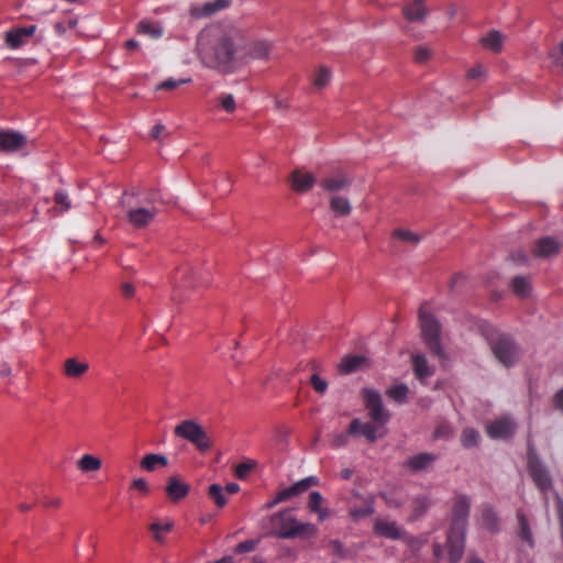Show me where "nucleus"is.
Listing matches in <instances>:
<instances>
[{
	"instance_id": "1",
	"label": "nucleus",
	"mask_w": 563,
	"mask_h": 563,
	"mask_svg": "<svg viewBox=\"0 0 563 563\" xmlns=\"http://www.w3.org/2000/svg\"><path fill=\"white\" fill-rule=\"evenodd\" d=\"M245 29L234 24L210 25L197 36L196 52L212 69L231 71L244 56Z\"/></svg>"
},
{
	"instance_id": "2",
	"label": "nucleus",
	"mask_w": 563,
	"mask_h": 563,
	"mask_svg": "<svg viewBox=\"0 0 563 563\" xmlns=\"http://www.w3.org/2000/svg\"><path fill=\"white\" fill-rule=\"evenodd\" d=\"M364 400L372 418V422H362L360 419H353L349 431L352 435L362 434L369 442H375L378 438L385 435L384 426L389 420V412L383 407L380 395L372 389L364 390Z\"/></svg>"
},
{
	"instance_id": "3",
	"label": "nucleus",
	"mask_w": 563,
	"mask_h": 563,
	"mask_svg": "<svg viewBox=\"0 0 563 563\" xmlns=\"http://www.w3.org/2000/svg\"><path fill=\"white\" fill-rule=\"evenodd\" d=\"M119 206L124 210L128 222L136 229L147 227L158 213V208L154 201L142 198L134 192H124Z\"/></svg>"
},
{
	"instance_id": "4",
	"label": "nucleus",
	"mask_w": 563,
	"mask_h": 563,
	"mask_svg": "<svg viewBox=\"0 0 563 563\" xmlns=\"http://www.w3.org/2000/svg\"><path fill=\"white\" fill-rule=\"evenodd\" d=\"M271 521L276 529V534L285 539L295 537L310 538L316 536L318 531L313 523L298 521L289 510L272 516Z\"/></svg>"
},
{
	"instance_id": "5",
	"label": "nucleus",
	"mask_w": 563,
	"mask_h": 563,
	"mask_svg": "<svg viewBox=\"0 0 563 563\" xmlns=\"http://www.w3.org/2000/svg\"><path fill=\"white\" fill-rule=\"evenodd\" d=\"M174 434L179 439L188 441L200 452H206L212 446L208 432L195 419L180 421L175 426Z\"/></svg>"
},
{
	"instance_id": "6",
	"label": "nucleus",
	"mask_w": 563,
	"mask_h": 563,
	"mask_svg": "<svg viewBox=\"0 0 563 563\" xmlns=\"http://www.w3.org/2000/svg\"><path fill=\"white\" fill-rule=\"evenodd\" d=\"M419 320L427 344L435 355L444 358L445 354L440 345V325L426 306H422L419 310Z\"/></svg>"
},
{
	"instance_id": "7",
	"label": "nucleus",
	"mask_w": 563,
	"mask_h": 563,
	"mask_svg": "<svg viewBox=\"0 0 563 563\" xmlns=\"http://www.w3.org/2000/svg\"><path fill=\"white\" fill-rule=\"evenodd\" d=\"M273 44L265 40H252L250 32L245 29L244 56L240 64L249 63L252 59L267 60L271 57Z\"/></svg>"
},
{
	"instance_id": "8",
	"label": "nucleus",
	"mask_w": 563,
	"mask_h": 563,
	"mask_svg": "<svg viewBox=\"0 0 563 563\" xmlns=\"http://www.w3.org/2000/svg\"><path fill=\"white\" fill-rule=\"evenodd\" d=\"M492 350L495 357L505 366L512 365L518 358V349L510 338L499 335L492 342Z\"/></svg>"
},
{
	"instance_id": "9",
	"label": "nucleus",
	"mask_w": 563,
	"mask_h": 563,
	"mask_svg": "<svg viewBox=\"0 0 563 563\" xmlns=\"http://www.w3.org/2000/svg\"><path fill=\"white\" fill-rule=\"evenodd\" d=\"M517 429L515 420L508 416L495 419L486 426V432L492 439H507Z\"/></svg>"
},
{
	"instance_id": "10",
	"label": "nucleus",
	"mask_w": 563,
	"mask_h": 563,
	"mask_svg": "<svg viewBox=\"0 0 563 563\" xmlns=\"http://www.w3.org/2000/svg\"><path fill=\"white\" fill-rule=\"evenodd\" d=\"M465 541V529L460 526H451L448 536L449 554L452 563H456L463 555Z\"/></svg>"
},
{
	"instance_id": "11",
	"label": "nucleus",
	"mask_w": 563,
	"mask_h": 563,
	"mask_svg": "<svg viewBox=\"0 0 563 563\" xmlns=\"http://www.w3.org/2000/svg\"><path fill=\"white\" fill-rule=\"evenodd\" d=\"M528 465L537 486L543 492L550 489L552 483L549 473L532 452L529 453Z\"/></svg>"
},
{
	"instance_id": "12",
	"label": "nucleus",
	"mask_w": 563,
	"mask_h": 563,
	"mask_svg": "<svg viewBox=\"0 0 563 563\" xmlns=\"http://www.w3.org/2000/svg\"><path fill=\"white\" fill-rule=\"evenodd\" d=\"M374 532L378 536L400 540L406 537V531L398 526L396 521L386 518H376L374 521Z\"/></svg>"
},
{
	"instance_id": "13",
	"label": "nucleus",
	"mask_w": 563,
	"mask_h": 563,
	"mask_svg": "<svg viewBox=\"0 0 563 563\" xmlns=\"http://www.w3.org/2000/svg\"><path fill=\"white\" fill-rule=\"evenodd\" d=\"M27 139L16 131L0 130V150L4 152H20L25 147Z\"/></svg>"
},
{
	"instance_id": "14",
	"label": "nucleus",
	"mask_w": 563,
	"mask_h": 563,
	"mask_svg": "<svg viewBox=\"0 0 563 563\" xmlns=\"http://www.w3.org/2000/svg\"><path fill=\"white\" fill-rule=\"evenodd\" d=\"M35 25H30L26 27H16L5 33L4 41L10 48L16 49L25 45L29 38H31L35 34Z\"/></svg>"
},
{
	"instance_id": "15",
	"label": "nucleus",
	"mask_w": 563,
	"mask_h": 563,
	"mask_svg": "<svg viewBox=\"0 0 563 563\" xmlns=\"http://www.w3.org/2000/svg\"><path fill=\"white\" fill-rule=\"evenodd\" d=\"M319 485V478L316 476H308L306 478H302L291 486L284 488L279 492V499H284L285 501L303 494L307 492L310 487Z\"/></svg>"
},
{
	"instance_id": "16",
	"label": "nucleus",
	"mask_w": 563,
	"mask_h": 563,
	"mask_svg": "<svg viewBox=\"0 0 563 563\" xmlns=\"http://www.w3.org/2000/svg\"><path fill=\"white\" fill-rule=\"evenodd\" d=\"M352 178L345 174H333L325 176L320 181V187L328 192H338L347 189Z\"/></svg>"
},
{
	"instance_id": "17",
	"label": "nucleus",
	"mask_w": 563,
	"mask_h": 563,
	"mask_svg": "<svg viewBox=\"0 0 563 563\" xmlns=\"http://www.w3.org/2000/svg\"><path fill=\"white\" fill-rule=\"evenodd\" d=\"M291 188L300 194L309 191L316 184V177L301 169H295L290 176Z\"/></svg>"
},
{
	"instance_id": "18",
	"label": "nucleus",
	"mask_w": 563,
	"mask_h": 563,
	"mask_svg": "<svg viewBox=\"0 0 563 563\" xmlns=\"http://www.w3.org/2000/svg\"><path fill=\"white\" fill-rule=\"evenodd\" d=\"M560 242L551 236L542 238L538 241L534 249V255L538 257H550L560 251Z\"/></svg>"
},
{
	"instance_id": "19",
	"label": "nucleus",
	"mask_w": 563,
	"mask_h": 563,
	"mask_svg": "<svg viewBox=\"0 0 563 563\" xmlns=\"http://www.w3.org/2000/svg\"><path fill=\"white\" fill-rule=\"evenodd\" d=\"M229 0H214L203 3L202 5H197L191 9V14L195 18H203L210 16L216 12L229 7Z\"/></svg>"
},
{
	"instance_id": "20",
	"label": "nucleus",
	"mask_w": 563,
	"mask_h": 563,
	"mask_svg": "<svg viewBox=\"0 0 563 563\" xmlns=\"http://www.w3.org/2000/svg\"><path fill=\"white\" fill-rule=\"evenodd\" d=\"M505 40L506 36L501 32L493 30L481 38V44L493 53H500L503 51Z\"/></svg>"
},
{
	"instance_id": "21",
	"label": "nucleus",
	"mask_w": 563,
	"mask_h": 563,
	"mask_svg": "<svg viewBox=\"0 0 563 563\" xmlns=\"http://www.w3.org/2000/svg\"><path fill=\"white\" fill-rule=\"evenodd\" d=\"M188 492L189 486L186 483L181 482L177 476H170L168 478L166 493L172 500L177 501L184 498L185 496H187Z\"/></svg>"
},
{
	"instance_id": "22",
	"label": "nucleus",
	"mask_w": 563,
	"mask_h": 563,
	"mask_svg": "<svg viewBox=\"0 0 563 563\" xmlns=\"http://www.w3.org/2000/svg\"><path fill=\"white\" fill-rule=\"evenodd\" d=\"M424 0H413L410 4L402 9L405 18L410 22H420L427 15V9L423 4Z\"/></svg>"
},
{
	"instance_id": "23",
	"label": "nucleus",
	"mask_w": 563,
	"mask_h": 563,
	"mask_svg": "<svg viewBox=\"0 0 563 563\" xmlns=\"http://www.w3.org/2000/svg\"><path fill=\"white\" fill-rule=\"evenodd\" d=\"M510 289L520 299H526L532 294V284L526 276H516L510 282Z\"/></svg>"
},
{
	"instance_id": "24",
	"label": "nucleus",
	"mask_w": 563,
	"mask_h": 563,
	"mask_svg": "<svg viewBox=\"0 0 563 563\" xmlns=\"http://www.w3.org/2000/svg\"><path fill=\"white\" fill-rule=\"evenodd\" d=\"M322 503H323V497L319 492L310 493L308 507L311 512H314L318 515V519L320 521L325 520L330 515L329 509L327 507H324L322 505Z\"/></svg>"
},
{
	"instance_id": "25",
	"label": "nucleus",
	"mask_w": 563,
	"mask_h": 563,
	"mask_svg": "<svg viewBox=\"0 0 563 563\" xmlns=\"http://www.w3.org/2000/svg\"><path fill=\"white\" fill-rule=\"evenodd\" d=\"M198 277V269L191 266H184L177 272V282L183 287H196Z\"/></svg>"
},
{
	"instance_id": "26",
	"label": "nucleus",
	"mask_w": 563,
	"mask_h": 563,
	"mask_svg": "<svg viewBox=\"0 0 563 563\" xmlns=\"http://www.w3.org/2000/svg\"><path fill=\"white\" fill-rule=\"evenodd\" d=\"M329 206L338 217H347L352 212L350 200L343 196H332Z\"/></svg>"
},
{
	"instance_id": "27",
	"label": "nucleus",
	"mask_w": 563,
	"mask_h": 563,
	"mask_svg": "<svg viewBox=\"0 0 563 563\" xmlns=\"http://www.w3.org/2000/svg\"><path fill=\"white\" fill-rule=\"evenodd\" d=\"M88 368V363L78 362L76 358H67L64 363L65 375L70 378H78L82 376Z\"/></svg>"
},
{
	"instance_id": "28",
	"label": "nucleus",
	"mask_w": 563,
	"mask_h": 563,
	"mask_svg": "<svg viewBox=\"0 0 563 563\" xmlns=\"http://www.w3.org/2000/svg\"><path fill=\"white\" fill-rule=\"evenodd\" d=\"M167 464L168 460L165 455L154 453L146 454L140 462V466L147 472H153L157 466L164 467Z\"/></svg>"
},
{
	"instance_id": "29",
	"label": "nucleus",
	"mask_w": 563,
	"mask_h": 563,
	"mask_svg": "<svg viewBox=\"0 0 563 563\" xmlns=\"http://www.w3.org/2000/svg\"><path fill=\"white\" fill-rule=\"evenodd\" d=\"M102 466V462L99 457L91 454H84L77 461V467L82 473L98 472Z\"/></svg>"
},
{
	"instance_id": "30",
	"label": "nucleus",
	"mask_w": 563,
	"mask_h": 563,
	"mask_svg": "<svg viewBox=\"0 0 563 563\" xmlns=\"http://www.w3.org/2000/svg\"><path fill=\"white\" fill-rule=\"evenodd\" d=\"M413 371L419 379H424L433 374V369L429 366L426 357L422 354L412 356Z\"/></svg>"
},
{
	"instance_id": "31",
	"label": "nucleus",
	"mask_w": 563,
	"mask_h": 563,
	"mask_svg": "<svg viewBox=\"0 0 563 563\" xmlns=\"http://www.w3.org/2000/svg\"><path fill=\"white\" fill-rule=\"evenodd\" d=\"M173 527V522L167 520L165 522L155 521L150 525L148 529L153 534V539L158 543H163L165 540V534L170 532Z\"/></svg>"
},
{
	"instance_id": "32",
	"label": "nucleus",
	"mask_w": 563,
	"mask_h": 563,
	"mask_svg": "<svg viewBox=\"0 0 563 563\" xmlns=\"http://www.w3.org/2000/svg\"><path fill=\"white\" fill-rule=\"evenodd\" d=\"M468 503L465 499H459L454 506V519L451 526H460L465 529L468 515Z\"/></svg>"
},
{
	"instance_id": "33",
	"label": "nucleus",
	"mask_w": 563,
	"mask_h": 563,
	"mask_svg": "<svg viewBox=\"0 0 563 563\" xmlns=\"http://www.w3.org/2000/svg\"><path fill=\"white\" fill-rule=\"evenodd\" d=\"M435 460V456L430 453H421L418 455H415L410 457L407 461V465L415 471H420L429 467L433 461Z\"/></svg>"
},
{
	"instance_id": "34",
	"label": "nucleus",
	"mask_w": 563,
	"mask_h": 563,
	"mask_svg": "<svg viewBox=\"0 0 563 563\" xmlns=\"http://www.w3.org/2000/svg\"><path fill=\"white\" fill-rule=\"evenodd\" d=\"M366 360L363 356L354 355L344 357L340 364V368L343 373H353L365 366Z\"/></svg>"
},
{
	"instance_id": "35",
	"label": "nucleus",
	"mask_w": 563,
	"mask_h": 563,
	"mask_svg": "<svg viewBox=\"0 0 563 563\" xmlns=\"http://www.w3.org/2000/svg\"><path fill=\"white\" fill-rule=\"evenodd\" d=\"M274 101V108L277 112H286L291 107V95L283 89L280 92L271 96Z\"/></svg>"
},
{
	"instance_id": "36",
	"label": "nucleus",
	"mask_w": 563,
	"mask_h": 563,
	"mask_svg": "<svg viewBox=\"0 0 563 563\" xmlns=\"http://www.w3.org/2000/svg\"><path fill=\"white\" fill-rule=\"evenodd\" d=\"M481 525L483 528L495 532L498 528V517L490 507H484L481 515Z\"/></svg>"
},
{
	"instance_id": "37",
	"label": "nucleus",
	"mask_w": 563,
	"mask_h": 563,
	"mask_svg": "<svg viewBox=\"0 0 563 563\" xmlns=\"http://www.w3.org/2000/svg\"><path fill=\"white\" fill-rule=\"evenodd\" d=\"M137 31L140 34L154 40L159 38L163 35V27L158 23H152L148 21H141L139 23Z\"/></svg>"
},
{
	"instance_id": "38",
	"label": "nucleus",
	"mask_w": 563,
	"mask_h": 563,
	"mask_svg": "<svg viewBox=\"0 0 563 563\" xmlns=\"http://www.w3.org/2000/svg\"><path fill=\"white\" fill-rule=\"evenodd\" d=\"M332 75L329 68L320 66L312 77V84L317 89H323L331 81Z\"/></svg>"
},
{
	"instance_id": "39",
	"label": "nucleus",
	"mask_w": 563,
	"mask_h": 563,
	"mask_svg": "<svg viewBox=\"0 0 563 563\" xmlns=\"http://www.w3.org/2000/svg\"><path fill=\"white\" fill-rule=\"evenodd\" d=\"M386 394L390 399L402 404L407 400L409 388L405 384H398L388 388Z\"/></svg>"
},
{
	"instance_id": "40",
	"label": "nucleus",
	"mask_w": 563,
	"mask_h": 563,
	"mask_svg": "<svg viewBox=\"0 0 563 563\" xmlns=\"http://www.w3.org/2000/svg\"><path fill=\"white\" fill-rule=\"evenodd\" d=\"M479 439H481L479 433L475 429H472V428H467V429L463 430L462 435H461V442H462L463 446L467 448V449L476 446L479 442Z\"/></svg>"
},
{
	"instance_id": "41",
	"label": "nucleus",
	"mask_w": 563,
	"mask_h": 563,
	"mask_svg": "<svg viewBox=\"0 0 563 563\" xmlns=\"http://www.w3.org/2000/svg\"><path fill=\"white\" fill-rule=\"evenodd\" d=\"M393 236L412 245H416L420 242V236L409 230L397 229L393 232Z\"/></svg>"
},
{
	"instance_id": "42",
	"label": "nucleus",
	"mask_w": 563,
	"mask_h": 563,
	"mask_svg": "<svg viewBox=\"0 0 563 563\" xmlns=\"http://www.w3.org/2000/svg\"><path fill=\"white\" fill-rule=\"evenodd\" d=\"M374 512V507H373V503L369 501V503H366L363 507L361 508H353L351 511H350V515L354 518V519H361V518H365V517H368L371 516L372 514Z\"/></svg>"
},
{
	"instance_id": "43",
	"label": "nucleus",
	"mask_w": 563,
	"mask_h": 563,
	"mask_svg": "<svg viewBox=\"0 0 563 563\" xmlns=\"http://www.w3.org/2000/svg\"><path fill=\"white\" fill-rule=\"evenodd\" d=\"M209 494L219 507H223L227 504V499L223 496L222 487L220 485L212 484L209 488Z\"/></svg>"
},
{
	"instance_id": "44",
	"label": "nucleus",
	"mask_w": 563,
	"mask_h": 563,
	"mask_svg": "<svg viewBox=\"0 0 563 563\" xmlns=\"http://www.w3.org/2000/svg\"><path fill=\"white\" fill-rule=\"evenodd\" d=\"M191 79L190 78H186V79H174V78H169V79H166L164 80L163 82H161L156 89L157 90H162V89H165V90H172V89H175L177 88L178 86L183 85V84H188L190 82Z\"/></svg>"
},
{
	"instance_id": "45",
	"label": "nucleus",
	"mask_w": 563,
	"mask_h": 563,
	"mask_svg": "<svg viewBox=\"0 0 563 563\" xmlns=\"http://www.w3.org/2000/svg\"><path fill=\"white\" fill-rule=\"evenodd\" d=\"M519 526H520V538L531 545L532 544V536H531V532L528 527V521L523 515H519Z\"/></svg>"
},
{
	"instance_id": "46",
	"label": "nucleus",
	"mask_w": 563,
	"mask_h": 563,
	"mask_svg": "<svg viewBox=\"0 0 563 563\" xmlns=\"http://www.w3.org/2000/svg\"><path fill=\"white\" fill-rule=\"evenodd\" d=\"M220 104L224 111L232 113L236 109V103L233 95L228 93L220 97Z\"/></svg>"
},
{
	"instance_id": "47",
	"label": "nucleus",
	"mask_w": 563,
	"mask_h": 563,
	"mask_svg": "<svg viewBox=\"0 0 563 563\" xmlns=\"http://www.w3.org/2000/svg\"><path fill=\"white\" fill-rule=\"evenodd\" d=\"M131 488L140 492L142 495H147L151 492L148 483L142 477L134 478L131 482Z\"/></svg>"
},
{
	"instance_id": "48",
	"label": "nucleus",
	"mask_w": 563,
	"mask_h": 563,
	"mask_svg": "<svg viewBox=\"0 0 563 563\" xmlns=\"http://www.w3.org/2000/svg\"><path fill=\"white\" fill-rule=\"evenodd\" d=\"M310 383L313 389L320 394L325 393L328 388V383L325 379L321 378L319 375L313 374L310 378Z\"/></svg>"
},
{
	"instance_id": "49",
	"label": "nucleus",
	"mask_w": 563,
	"mask_h": 563,
	"mask_svg": "<svg viewBox=\"0 0 563 563\" xmlns=\"http://www.w3.org/2000/svg\"><path fill=\"white\" fill-rule=\"evenodd\" d=\"M349 433L338 432L332 435L331 444L333 448H342L345 446L349 442Z\"/></svg>"
},
{
	"instance_id": "50",
	"label": "nucleus",
	"mask_w": 563,
	"mask_h": 563,
	"mask_svg": "<svg viewBox=\"0 0 563 563\" xmlns=\"http://www.w3.org/2000/svg\"><path fill=\"white\" fill-rule=\"evenodd\" d=\"M55 202L60 205L64 211L70 209V200L68 195L65 191H58L55 195Z\"/></svg>"
},
{
	"instance_id": "51",
	"label": "nucleus",
	"mask_w": 563,
	"mask_h": 563,
	"mask_svg": "<svg viewBox=\"0 0 563 563\" xmlns=\"http://www.w3.org/2000/svg\"><path fill=\"white\" fill-rule=\"evenodd\" d=\"M252 467H253V464L241 463V464L236 465V467H235V475L239 478H244L249 474V472L252 470Z\"/></svg>"
},
{
	"instance_id": "52",
	"label": "nucleus",
	"mask_w": 563,
	"mask_h": 563,
	"mask_svg": "<svg viewBox=\"0 0 563 563\" xmlns=\"http://www.w3.org/2000/svg\"><path fill=\"white\" fill-rule=\"evenodd\" d=\"M465 282V277L462 274H456L452 277L449 287L451 291L455 292L457 291L459 287Z\"/></svg>"
},
{
	"instance_id": "53",
	"label": "nucleus",
	"mask_w": 563,
	"mask_h": 563,
	"mask_svg": "<svg viewBox=\"0 0 563 563\" xmlns=\"http://www.w3.org/2000/svg\"><path fill=\"white\" fill-rule=\"evenodd\" d=\"M485 74V68L482 65H476L467 71L468 79H477Z\"/></svg>"
},
{
	"instance_id": "54",
	"label": "nucleus",
	"mask_w": 563,
	"mask_h": 563,
	"mask_svg": "<svg viewBox=\"0 0 563 563\" xmlns=\"http://www.w3.org/2000/svg\"><path fill=\"white\" fill-rule=\"evenodd\" d=\"M430 49L427 47H419L416 51L415 58L418 63H423L430 57Z\"/></svg>"
},
{
	"instance_id": "55",
	"label": "nucleus",
	"mask_w": 563,
	"mask_h": 563,
	"mask_svg": "<svg viewBox=\"0 0 563 563\" xmlns=\"http://www.w3.org/2000/svg\"><path fill=\"white\" fill-rule=\"evenodd\" d=\"M550 57L553 58V60L561 65L563 67V43L560 45V47L556 49H553L550 52Z\"/></svg>"
},
{
	"instance_id": "56",
	"label": "nucleus",
	"mask_w": 563,
	"mask_h": 563,
	"mask_svg": "<svg viewBox=\"0 0 563 563\" xmlns=\"http://www.w3.org/2000/svg\"><path fill=\"white\" fill-rule=\"evenodd\" d=\"M253 548H254V543L252 541H246V542L238 544L235 551L239 553H244V552L252 551Z\"/></svg>"
},
{
	"instance_id": "57",
	"label": "nucleus",
	"mask_w": 563,
	"mask_h": 563,
	"mask_svg": "<svg viewBox=\"0 0 563 563\" xmlns=\"http://www.w3.org/2000/svg\"><path fill=\"white\" fill-rule=\"evenodd\" d=\"M121 289H122V294L125 297H132L134 295V292H135L134 286L132 284H130V283L122 284Z\"/></svg>"
},
{
	"instance_id": "58",
	"label": "nucleus",
	"mask_w": 563,
	"mask_h": 563,
	"mask_svg": "<svg viewBox=\"0 0 563 563\" xmlns=\"http://www.w3.org/2000/svg\"><path fill=\"white\" fill-rule=\"evenodd\" d=\"M165 131V126L163 124H156L153 126L152 131H151V136L154 139V140H158L161 134Z\"/></svg>"
},
{
	"instance_id": "59",
	"label": "nucleus",
	"mask_w": 563,
	"mask_h": 563,
	"mask_svg": "<svg viewBox=\"0 0 563 563\" xmlns=\"http://www.w3.org/2000/svg\"><path fill=\"white\" fill-rule=\"evenodd\" d=\"M554 405L558 409L563 411V388L555 395Z\"/></svg>"
},
{
	"instance_id": "60",
	"label": "nucleus",
	"mask_w": 563,
	"mask_h": 563,
	"mask_svg": "<svg viewBox=\"0 0 563 563\" xmlns=\"http://www.w3.org/2000/svg\"><path fill=\"white\" fill-rule=\"evenodd\" d=\"M46 507H59L62 505V499L58 497L48 498L44 501Z\"/></svg>"
},
{
	"instance_id": "61",
	"label": "nucleus",
	"mask_w": 563,
	"mask_h": 563,
	"mask_svg": "<svg viewBox=\"0 0 563 563\" xmlns=\"http://www.w3.org/2000/svg\"><path fill=\"white\" fill-rule=\"evenodd\" d=\"M240 489V486L235 483H230L225 486V490L229 493V494H235L238 493Z\"/></svg>"
},
{
	"instance_id": "62",
	"label": "nucleus",
	"mask_w": 563,
	"mask_h": 563,
	"mask_svg": "<svg viewBox=\"0 0 563 563\" xmlns=\"http://www.w3.org/2000/svg\"><path fill=\"white\" fill-rule=\"evenodd\" d=\"M283 501H285V500L284 499H279V493H278L277 496L273 500H271V501H268L266 504V508L271 509V508L275 507L276 505H278L279 503H283Z\"/></svg>"
},
{
	"instance_id": "63",
	"label": "nucleus",
	"mask_w": 563,
	"mask_h": 563,
	"mask_svg": "<svg viewBox=\"0 0 563 563\" xmlns=\"http://www.w3.org/2000/svg\"><path fill=\"white\" fill-rule=\"evenodd\" d=\"M0 375L2 377H8L11 375V368L7 364H3L0 368Z\"/></svg>"
},
{
	"instance_id": "64",
	"label": "nucleus",
	"mask_w": 563,
	"mask_h": 563,
	"mask_svg": "<svg viewBox=\"0 0 563 563\" xmlns=\"http://www.w3.org/2000/svg\"><path fill=\"white\" fill-rule=\"evenodd\" d=\"M54 29H55L56 33L59 34V35L64 34L65 31H66L64 24L60 23V22L55 23L54 24Z\"/></svg>"
}]
</instances>
